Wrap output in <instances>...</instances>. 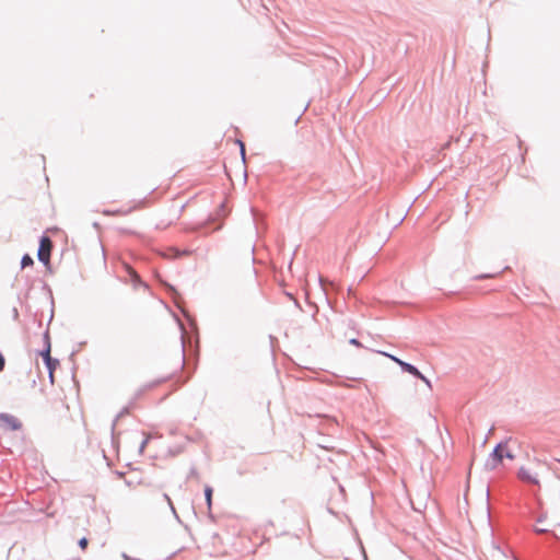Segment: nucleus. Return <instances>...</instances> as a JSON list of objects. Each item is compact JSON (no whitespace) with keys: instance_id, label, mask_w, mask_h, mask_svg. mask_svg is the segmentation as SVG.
Returning <instances> with one entry per match:
<instances>
[{"instance_id":"6e6552de","label":"nucleus","mask_w":560,"mask_h":560,"mask_svg":"<svg viewBox=\"0 0 560 560\" xmlns=\"http://www.w3.org/2000/svg\"><path fill=\"white\" fill-rule=\"evenodd\" d=\"M205 495L208 503V508L210 509L212 503V489L210 487H206Z\"/></svg>"},{"instance_id":"f257e3e1","label":"nucleus","mask_w":560,"mask_h":560,"mask_svg":"<svg viewBox=\"0 0 560 560\" xmlns=\"http://www.w3.org/2000/svg\"><path fill=\"white\" fill-rule=\"evenodd\" d=\"M504 458L510 460L515 458L514 454L509 448L508 443H501L493 450L492 454L486 463V466L488 469H495L503 463Z\"/></svg>"},{"instance_id":"f8f14e48","label":"nucleus","mask_w":560,"mask_h":560,"mask_svg":"<svg viewBox=\"0 0 560 560\" xmlns=\"http://www.w3.org/2000/svg\"><path fill=\"white\" fill-rule=\"evenodd\" d=\"M535 532L538 533V534H542V533L548 532V529L547 528H542V526H539V527H535Z\"/></svg>"},{"instance_id":"7ed1b4c3","label":"nucleus","mask_w":560,"mask_h":560,"mask_svg":"<svg viewBox=\"0 0 560 560\" xmlns=\"http://www.w3.org/2000/svg\"><path fill=\"white\" fill-rule=\"evenodd\" d=\"M51 249H52L51 240L48 236H43L39 242L37 257L45 265H47L49 262Z\"/></svg>"},{"instance_id":"4468645a","label":"nucleus","mask_w":560,"mask_h":560,"mask_svg":"<svg viewBox=\"0 0 560 560\" xmlns=\"http://www.w3.org/2000/svg\"><path fill=\"white\" fill-rule=\"evenodd\" d=\"M240 145H241V153L242 155L244 156L245 155V147H244V143L242 141H238Z\"/></svg>"},{"instance_id":"dca6fc26","label":"nucleus","mask_w":560,"mask_h":560,"mask_svg":"<svg viewBox=\"0 0 560 560\" xmlns=\"http://www.w3.org/2000/svg\"><path fill=\"white\" fill-rule=\"evenodd\" d=\"M164 498L167 500V502H168L170 504H172L171 499L168 498V495H167V494H165V495H164Z\"/></svg>"},{"instance_id":"20e7f679","label":"nucleus","mask_w":560,"mask_h":560,"mask_svg":"<svg viewBox=\"0 0 560 560\" xmlns=\"http://www.w3.org/2000/svg\"><path fill=\"white\" fill-rule=\"evenodd\" d=\"M384 354L387 355L388 358H390L397 364H399L405 372H408L420 380H425V376L416 366H413L407 362H404L400 359H398L392 354H387V353H384Z\"/></svg>"},{"instance_id":"1a4fd4ad","label":"nucleus","mask_w":560,"mask_h":560,"mask_svg":"<svg viewBox=\"0 0 560 560\" xmlns=\"http://www.w3.org/2000/svg\"><path fill=\"white\" fill-rule=\"evenodd\" d=\"M125 268L133 279H138L137 272L130 266L126 265Z\"/></svg>"},{"instance_id":"ddd939ff","label":"nucleus","mask_w":560,"mask_h":560,"mask_svg":"<svg viewBox=\"0 0 560 560\" xmlns=\"http://www.w3.org/2000/svg\"><path fill=\"white\" fill-rule=\"evenodd\" d=\"M350 343L353 345V346H357V347H361L362 346L361 342L359 340H357V339H351Z\"/></svg>"},{"instance_id":"0eeeda50","label":"nucleus","mask_w":560,"mask_h":560,"mask_svg":"<svg viewBox=\"0 0 560 560\" xmlns=\"http://www.w3.org/2000/svg\"><path fill=\"white\" fill-rule=\"evenodd\" d=\"M34 264L33 258L30 255H24L21 260V267L26 268Z\"/></svg>"},{"instance_id":"423d86ee","label":"nucleus","mask_w":560,"mask_h":560,"mask_svg":"<svg viewBox=\"0 0 560 560\" xmlns=\"http://www.w3.org/2000/svg\"><path fill=\"white\" fill-rule=\"evenodd\" d=\"M40 354H42L44 362L48 369L49 377H50L51 382H54V371H55L56 366L58 365V361L54 360L50 357V346L48 345L47 349L44 350Z\"/></svg>"},{"instance_id":"9b49d317","label":"nucleus","mask_w":560,"mask_h":560,"mask_svg":"<svg viewBox=\"0 0 560 560\" xmlns=\"http://www.w3.org/2000/svg\"><path fill=\"white\" fill-rule=\"evenodd\" d=\"M4 365H5V360H4V357L2 355V353L0 352V372L3 371Z\"/></svg>"},{"instance_id":"9d476101","label":"nucleus","mask_w":560,"mask_h":560,"mask_svg":"<svg viewBox=\"0 0 560 560\" xmlns=\"http://www.w3.org/2000/svg\"><path fill=\"white\" fill-rule=\"evenodd\" d=\"M88 544H89V541H88V539H86L85 537H83V538H81V539L79 540V546H80L82 549H85V548L88 547Z\"/></svg>"},{"instance_id":"39448f33","label":"nucleus","mask_w":560,"mask_h":560,"mask_svg":"<svg viewBox=\"0 0 560 560\" xmlns=\"http://www.w3.org/2000/svg\"><path fill=\"white\" fill-rule=\"evenodd\" d=\"M0 425L10 430H19L21 429L22 423L19 421L18 418L11 415L2 413L0 415Z\"/></svg>"},{"instance_id":"f03ea898","label":"nucleus","mask_w":560,"mask_h":560,"mask_svg":"<svg viewBox=\"0 0 560 560\" xmlns=\"http://www.w3.org/2000/svg\"><path fill=\"white\" fill-rule=\"evenodd\" d=\"M540 466L541 465L539 463H537L535 465V467H532V466L521 467L517 472L518 479L521 481L529 483V485L539 486V472H538L537 468Z\"/></svg>"},{"instance_id":"2eb2a0df","label":"nucleus","mask_w":560,"mask_h":560,"mask_svg":"<svg viewBox=\"0 0 560 560\" xmlns=\"http://www.w3.org/2000/svg\"><path fill=\"white\" fill-rule=\"evenodd\" d=\"M422 381H423V383H425L429 387H431V383H430V381H429L427 377H425V380H422Z\"/></svg>"}]
</instances>
